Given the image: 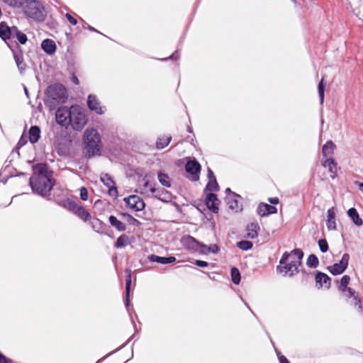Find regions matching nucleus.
Segmentation results:
<instances>
[{"mask_svg": "<svg viewBox=\"0 0 363 363\" xmlns=\"http://www.w3.org/2000/svg\"><path fill=\"white\" fill-rule=\"evenodd\" d=\"M29 184L33 192L42 196L49 195L54 182L45 164H38L33 167V174L30 178Z\"/></svg>", "mask_w": 363, "mask_h": 363, "instance_id": "1", "label": "nucleus"}, {"mask_svg": "<svg viewBox=\"0 0 363 363\" xmlns=\"http://www.w3.org/2000/svg\"><path fill=\"white\" fill-rule=\"evenodd\" d=\"M303 252L300 249H295L291 252H284L279 262L281 266L278 267L281 272L292 276L298 272V267L301 264Z\"/></svg>", "mask_w": 363, "mask_h": 363, "instance_id": "2", "label": "nucleus"}, {"mask_svg": "<svg viewBox=\"0 0 363 363\" xmlns=\"http://www.w3.org/2000/svg\"><path fill=\"white\" fill-rule=\"evenodd\" d=\"M84 144L90 155H94L100 152L101 137L97 130L94 128L86 129L84 134Z\"/></svg>", "mask_w": 363, "mask_h": 363, "instance_id": "3", "label": "nucleus"}, {"mask_svg": "<svg viewBox=\"0 0 363 363\" xmlns=\"http://www.w3.org/2000/svg\"><path fill=\"white\" fill-rule=\"evenodd\" d=\"M70 123L74 130H80L87 123V117L79 106H71Z\"/></svg>", "mask_w": 363, "mask_h": 363, "instance_id": "4", "label": "nucleus"}, {"mask_svg": "<svg viewBox=\"0 0 363 363\" xmlns=\"http://www.w3.org/2000/svg\"><path fill=\"white\" fill-rule=\"evenodd\" d=\"M48 98L52 100L54 103H64L67 98L65 87L60 84H55L48 86L46 90Z\"/></svg>", "mask_w": 363, "mask_h": 363, "instance_id": "5", "label": "nucleus"}, {"mask_svg": "<svg viewBox=\"0 0 363 363\" xmlns=\"http://www.w3.org/2000/svg\"><path fill=\"white\" fill-rule=\"evenodd\" d=\"M26 5L23 6L24 13L30 18L41 21L44 19L45 15L41 5L37 1H27Z\"/></svg>", "mask_w": 363, "mask_h": 363, "instance_id": "6", "label": "nucleus"}, {"mask_svg": "<svg viewBox=\"0 0 363 363\" xmlns=\"http://www.w3.org/2000/svg\"><path fill=\"white\" fill-rule=\"evenodd\" d=\"M55 118L56 121L62 125H67L69 124V118H71V107H60L56 111Z\"/></svg>", "mask_w": 363, "mask_h": 363, "instance_id": "7", "label": "nucleus"}, {"mask_svg": "<svg viewBox=\"0 0 363 363\" xmlns=\"http://www.w3.org/2000/svg\"><path fill=\"white\" fill-rule=\"evenodd\" d=\"M124 201L128 206L136 211H142L145 206L143 200L137 195H131L124 199Z\"/></svg>", "mask_w": 363, "mask_h": 363, "instance_id": "8", "label": "nucleus"}, {"mask_svg": "<svg viewBox=\"0 0 363 363\" xmlns=\"http://www.w3.org/2000/svg\"><path fill=\"white\" fill-rule=\"evenodd\" d=\"M349 259V255L347 253L344 254L338 263H335L328 267L330 272L334 275L342 274L348 265Z\"/></svg>", "mask_w": 363, "mask_h": 363, "instance_id": "9", "label": "nucleus"}, {"mask_svg": "<svg viewBox=\"0 0 363 363\" xmlns=\"http://www.w3.org/2000/svg\"><path fill=\"white\" fill-rule=\"evenodd\" d=\"M87 106L91 111H95L97 114L102 115L106 111V107L101 106V102L96 96L93 94L88 96Z\"/></svg>", "mask_w": 363, "mask_h": 363, "instance_id": "10", "label": "nucleus"}, {"mask_svg": "<svg viewBox=\"0 0 363 363\" xmlns=\"http://www.w3.org/2000/svg\"><path fill=\"white\" fill-rule=\"evenodd\" d=\"M100 179L108 189V193L109 196L116 198L118 196V190L112 178L108 174H101Z\"/></svg>", "mask_w": 363, "mask_h": 363, "instance_id": "11", "label": "nucleus"}, {"mask_svg": "<svg viewBox=\"0 0 363 363\" xmlns=\"http://www.w3.org/2000/svg\"><path fill=\"white\" fill-rule=\"evenodd\" d=\"M70 210L82 220L86 221L91 218L90 213L82 206L75 202L69 203Z\"/></svg>", "mask_w": 363, "mask_h": 363, "instance_id": "12", "label": "nucleus"}, {"mask_svg": "<svg viewBox=\"0 0 363 363\" xmlns=\"http://www.w3.org/2000/svg\"><path fill=\"white\" fill-rule=\"evenodd\" d=\"M182 243L184 247L194 250H201V245L199 241H197L194 238L186 235L182 238Z\"/></svg>", "mask_w": 363, "mask_h": 363, "instance_id": "13", "label": "nucleus"}, {"mask_svg": "<svg viewBox=\"0 0 363 363\" xmlns=\"http://www.w3.org/2000/svg\"><path fill=\"white\" fill-rule=\"evenodd\" d=\"M185 169L188 173L192 174L194 180H197L199 179L198 173L200 172L201 165L196 160H194L189 161L186 164Z\"/></svg>", "mask_w": 363, "mask_h": 363, "instance_id": "14", "label": "nucleus"}, {"mask_svg": "<svg viewBox=\"0 0 363 363\" xmlns=\"http://www.w3.org/2000/svg\"><path fill=\"white\" fill-rule=\"evenodd\" d=\"M150 191L155 194V196L160 201L167 202L171 200V194L164 189H157L154 186H150Z\"/></svg>", "mask_w": 363, "mask_h": 363, "instance_id": "15", "label": "nucleus"}, {"mask_svg": "<svg viewBox=\"0 0 363 363\" xmlns=\"http://www.w3.org/2000/svg\"><path fill=\"white\" fill-rule=\"evenodd\" d=\"M206 203L207 207L213 213H217L218 211L219 201L216 194L209 193L206 198Z\"/></svg>", "mask_w": 363, "mask_h": 363, "instance_id": "16", "label": "nucleus"}, {"mask_svg": "<svg viewBox=\"0 0 363 363\" xmlns=\"http://www.w3.org/2000/svg\"><path fill=\"white\" fill-rule=\"evenodd\" d=\"M14 31H16V27L10 28L4 22L0 23V37L4 40L14 37Z\"/></svg>", "mask_w": 363, "mask_h": 363, "instance_id": "17", "label": "nucleus"}, {"mask_svg": "<svg viewBox=\"0 0 363 363\" xmlns=\"http://www.w3.org/2000/svg\"><path fill=\"white\" fill-rule=\"evenodd\" d=\"M326 226L328 230H335L337 228L335 221V212L334 208H330L327 211Z\"/></svg>", "mask_w": 363, "mask_h": 363, "instance_id": "18", "label": "nucleus"}, {"mask_svg": "<svg viewBox=\"0 0 363 363\" xmlns=\"http://www.w3.org/2000/svg\"><path fill=\"white\" fill-rule=\"evenodd\" d=\"M277 211L276 207L267 203H260L257 208V213L261 216L275 213Z\"/></svg>", "mask_w": 363, "mask_h": 363, "instance_id": "19", "label": "nucleus"}, {"mask_svg": "<svg viewBox=\"0 0 363 363\" xmlns=\"http://www.w3.org/2000/svg\"><path fill=\"white\" fill-rule=\"evenodd\" d=\"M323 166L328 169V171L331 174L330 177L335 179L337 172V163L335 160L333 158H328L323 161Z\"/></svg>", "mask_w": 363, "mask_h": 363, "instance_id": "20", "label": "nucleus"}, {"mask_svg": "<svg viewBox=\"0 0 363 363\" xmlns=\"http://www.w3.org/2000/svg\"><path fill=\"white\" fill-rule=\"evenodd\" d=\"M347 298L350 299V304L357 308L359 311L362 309L361 301L359 297L358 293L354 290L348 292L344 295Z\"/></svg>", "mask_w": 363, "mask_h": 363, "instance_id": "21", "label": "nucleus"}, {"mask_svg": "<svg viewBox=\"0 0 363 363\" xmlns=\"http://www.w3.org/2000/svg\"><path fill=\"white\" fill-rule=\"evenodd\" d=\"M315 281L320 287L329 289L330 286V278L323 272H318L315 275Z\"/></svg>", "mask_w": 363, "mask_h": 363, "instance_id": "22", "label": "nucleus"}, {"mask_svg": "<svg viewBox=\"0 0 363 363\" xmlns=\"http://www.w3.org/2000/svg\"><path fill=\"white\" fill-rule=\"evenodd\" d=\"M42 49L48 54L52 55L56 51L55 43L50 39H45L41 43Z\"/></svg>", "mask_w": 363, "mask_h": 363, "instance_id": "23", "label": "nucleus"}, {"mask_svg": "<svg viewBox=\"0 0 363 363\" xmlns=\"http://www.w3.org/2000/svg\"><path fill=\"white\" fill-rule=\"evenodd\" d=\"M247 236L249 238L254 239L258 236L259 225L257 223H251L246 228Z\"/></svg>", "mask_w": 363, "mask_h": 363, "instance_id": "24", "label": "nucleus"}, {"mask_svg": "<svg viewBox=\"0 0 363 363\" xmlns=\"http://www.w3.org/2000/svg\"><path fill=\"white\" fill-rule=\"evenodd\" d=\"M149 259L151 262H156L157 263L166 264H170V263L174 262L176 260V258L172 256L169 257H160V256H157L155 255H152L149 256Z\"/></svg>", "mask_w": 363, "mask_h": 363, "instance_id": "25", "label": "nucleus"}, {"mask_svg": "<svg viewBox=\"0 0 363 363\" xmlns=\"http://www.w3.org/2000/svg\"><path fill=\"white\" fill-rule=\"evenodd\" d=\"M350 280V278L347 275H344L340 279V283L338 286V289L342 293L343 295L348 292H351V291L353 290L352 289L347 286Z\"/></svg>", "mask_w": 363, "mask_h": 363, "instance_id": "26", "label": "nucleus"}, {"mask_svg": "<svg viewBox=\"0 0 363 363\" xmlns=\"http://www.w3.org/2000/svg\"><path fill=\"white\" fill-rule=\"evenodd\" d=\"M126 279H125V306L128 307L129 306V294H130V289L131 284V270L127 269L125 270Z\"/></svg>", "mask_w": 363, "mask_h": 363, "instance_id": "27", "label": "nucleus"}, {"mask_svg": "<svg viewBox=\"0 0 363 363\" xmlns=\"http://www.w3.org/2000/svg\"><path fill=\"white\" fill-rule=\"evenodd\" d=\"M108 220L112 226L116 228V229L118 231H125L126 229V225L125 223H122L119 220L117 219L114 216H110L108 218Z\"/></svg>", "mask_w": 363, "mask_h": 363, "instance_id": "28", "label": "nucleus"}, {"mask_svg": "<svg viewBox=\"0 0 363 363\" xmlns=\"http://www.w3.org/2000/svg\"><path fill=\"white\" fill-rule=\"evenodd\" d=\"M347 214L357 225L361 226L363 224L362 220L359 218L358 212L354 208H350Z\"/></svg>", "mask_w": 363, "mask_h": 363, "instance_id": "29", "label": "nucleus"}, {"mask_svg": "<svg viewBox=\"0 0 363 363\" xmlns=\"http://www.w3.org/2000/svg\"><path fill=\"white\" fill-rule=\"evenodd\" d=\"M335 148V145L332 140L328 141L322 148V153L324 157L330 156L333 154V151Z\"/></svg>", "mask_w": 363, "mask_h": 363, "instance_id": "30", "label": "nucleus"}, {"mask_svg": "<svg viewBox=\"0 0 363 363\" xmlns=\"http://www.w3.org/2000/svg\"><path fill=\"white\" fill-rule=\"evenodd\" d=\"M40 135V130L38 126H32L29 130V139L31 143L38 142Z\"/></svg>", "mask_w": 363, "mask_h": 363, "instance_id": "31", "label": "nucleus"}, {"mask_svg": "<svg viewBox=\"0 0 363 363\" xmlns=\"http://www.w3.org/2000/svg\"><path fill=\"white\" fill-rule=\"evenodd\" d=\"M13 57L19 71L22 72L26 67L22 54L13 52Z\"/></svg>", "mask_w": 363, "mask_h": 363, "instance_id": "32", "label": "nucleus"}, {"mask_svg": "<svg viewBox=\"0 0 363 363\" xmlns=\"http://www.w3.org/2000/svg\"><path fill=\"white\" fill-rule=\"evenodd\" d=\"M219 250V247L217 245H211L207 246L204 244L201 245V250L200 252L203 254H208L210 252L217 253Z\"/></svg>", "mask_w": 363, "mask_h": 363, "instance_id": "33", "label": "nucleus"}, {"mask_svg": "<svg viewBox=\"0 0 363 363\" xmlns=\"http://www.w3.org/2000/svg\"><path fill=\"white\" fill-rule=\"evenodd\" d=\"M157 178L160 182V183L165 186V187H170L171 186V179L169 177L163 172H159L157 174Z\"/></svg>", "mask_w": 363, "mask_h": 363, "instance_id": "34", "label": "nucleus"}, {"mask_svg": "<svg viewBox=\"0 0 363 363\" xmlns=\"http://www.w3.org/2000/svg\"><path fill=\"white\" fill-rule=\"evenodd\" d=\"M130 244L129 238L128 235L123 234L116 240L115 247L116 248H121Z\"/></svg>", "mask_w": 363, "mask_h": 363, "instance_id": "35", "label": "nucleus"}, {"mask_svg": "<svg viewBox=\"0 0 363 363\" xmlns=\"http://www.w3.org/2000/svg\"><path fill=\"white\" fill-rule=\"evenodd\" d=\"M172 140L171 136H164L160 138L156 143V147L157 149H162L167 147Z\"/></svg>", "mask_w": 363, "mask_h": 363, "instance_id": "36", "label": "nucleus"}, {"mask_svg": "<svg viewBox=\"0 0 363 363\" xmlns=\"http://www.w3.org/2000/svg\"><path fill=\"white\" fill-rule=\"evenodd\" d=\"M231 278H232V281L235 284H238L240 281V271L235 267H233L231 269Z\"/></svg>", "mask_w": 363, "mask_h": 363, "instance_id": "37", "label": "nucleus"}, {"mask_svg": "<svg viewBox=\"0 0 363 363\" xmlns=\"http://www.w3.org/2000/svg\"><path fill=\"white\" fill-rule=\"evenodd\" d=\"M306 264L310 267L315 268L318 265L319 261L315 255H311L307 259Z\"/></svg>", "mask_w": 363, "mask_h": 363, "instance_id": "38", "label": "nucleus"}, {"mask_svg": "<svg viewBox=\"0 0 363 363\" xmlns=\"http://www.w3.org/2000/svg\"><path fill=\"white\" fill-rule=\"evenodd\" d=\"M237 246L242 250H248L252 247L253 244L251 241L242 240L237 243Z\"/></svg>", "mask_w": 363, "mask_h": 363, "instance_id": "39", "label": "nucleus"}, {"mask_svg": "<svg viewBox=\"0 0 363 363\" xmlns=\"http://www.w3.org/2000/svg\"><path fill=\"white\" fill-rule=\"evenodd\" d=\"M14 36L16 37V38L18 39V42L21 44H25L27 41V36L26 35V34L18 30L16 27V31H14Z\"/></svg>", "mask_w": 363, "mask_h": 363, "instance_id": "40", "label": "nucleus"}, {"mask_svg": "<svg viewBox=\"0 0 363 363\" xmlns=\"http://www.w3.org/2000/svg\"><path fill=\"white\" fill-rule=\"evenodd\" d=\"M206 189L211 192L217 191L218 189V185L216 178L209 179Z\"/></svg>", "mask_w": 363, "mask_h": 363, "instance_id": "41", "label": "nucleus"}, {"mask_svg": "<svg viewBox=\"0 0 363 363\" xmlns=\"http://www.w3.org/2000/svg\"><path fill=\"white\" fill-rule=\"evenodd\" d=\"M324 78L323 77L320 82L318 84V94L320 97V104H323L324 101V88L325 85L323 83Z\"/></svg>", "mask_w": 363, "mask_h": 363, "instance_id": "42", "label": "nucleus"}, {"mask_svg": "<svg viewBox=\"0 0 363 363\" xmlns=\"http://www.w3.org/2000/svg\"><path fill=\"white\" fill-rule=\"evenodd\" d=\"M228 204L229 206V208H231L232 210L238 211L240 208L239 202L236 199H228Z\"/></svg>", "mask_w": 363, "mask_h": 363, "instance_id": "43", "label": "nucleus"}, {"mask_svg": "<svg viewBox=\"0 0 363 363\" xmlns=\"http://www.w3.org/2000/svg\"><path fill=\"white\" fill-rule=\"evenodd\" d=\"M144 181V183L143 185H139L138 190L137 191L140 192L142 194H146L147 192V188L150 185L149 182L145 180V179H143Z\"/></svg>", "mask_w": 363, "mask_h": 363, "instance_id": "44", "label": "nucleus"}, {"mask_svg": "<svg viewBox=\"0 0 363 363\" xmlns=\"http://www.w3.org/2000/svg\"><path fill=\"white\" fill-rule=\"evenodd\" d=\"M318 246L322 252H326L328 250V245L325 239L319 240Z\"/></svg>", "mask_w": 363, "mask_h": 363, "instance_id": "45", "label": "nucleus"}, {"mask_svg": "<svg viewBox=\"0 0 363 363\" xmlns=\"http://www.w3.org/2000/svg\"><path fill=\"white\" fill-rule=\"evenodd\" d=\"M80 198L83 201H86L88 199V191L85 187H82L80 189Z\"/></svg>", "mask_w": 363, "mask_h": 363, "instance_id": "46", "label": "nucleus"}, {"mask_svg": "<svg viewBox=\"0 0 363 363\" xmlns=\"http://www.w3.org/2000/svg\"><path fill=\"white\" fill-rule=\"evenodd\" d=\"M90 224L92 225V228L98 231V229H96L97 225H101V223L98 218H92L90 220Z\"/></svg>", "mask_w": 363, "mask_h": 363, "instance_id": "47", "label": "nucleus"}, {"mask_svg": "<svg viewBox=\"0 0 363 363\" xmlns=\"http://www.w3.org/2000/svg\"><path fill=\"white\" fill-rule=\"evenodd\" d=\"M65 17L72 25L74 26L77 23V19L72 16L69 13H67Z\"/></svg>", "mask_w": 363, "mask_h": 363, "instance_id": "48", "label": "nucleus"}, {"mask_svg": "<svg viewBox=\"0 0 363 363\" xmlns=\"http://www.w3.org/2000/svg\"><path fill=\"white\" fill-rule=\"evenodd\" d=\"M195 264L200 267H206L208 265V263L202 260H196Z\"/></svg>", "mask_w": 363, "mask_h": 363, "instance_id": "49", "label": "nucleus"}, {"mask_svg": "<svg viewBox=\"0 0 363 363\" xmlns=\"http://www.w3.org/2000/svg\"><path fill=\"white\" fill-rule=\"evenodd\" d=\"M208 179L216 178L213 171L210 168H208Z\"/></svg>", "mask_w": 363, "mask_h": 363, "instance_id": "50", "label": "nucleus"}, {"mask_svg": "<svg viewBox=\"0 0 363 363\" xmlns=\"http://www.w3.org/2000/svg\"><path fill=\"white\" fill-rule=\"evenodd\" d=\"M269 201L272 204H277L279 203V199L277 197L269 198Z\"/></svg>", "mask_w": 363, "mask_h": 363, "instance_id": "51", "label": "nucleus"}, {"mask_svg": "<svg viewBox=\"0 0 363 363\" xmlns=\"http://www.w3.org/2000/svg\"><path fill=\"white\" fill-rule=\"evenodd\" d=\"M0 363H8V359L1 353H0Z\"/></svg>", "mask_w": 363, "mask_h": 363, "instance_id": "52", "label": "nucleus"}, {"mask_svg": "<svg viewBox=\"0 0 363 363\" xmlns=\"http://www.w3.org/2000/svg\"><path fill=\"white\" fill-rule=\"evenodd\" d=\"M279 359L280 363H290L284 356L281 355Z\"/></svg>", "mask_w": 363, "mask_h": 363, "instance_id": "53", "label": "nucleus"}, {"mask_svg": "<svg viewBox=\"0 0 363 363\" xmlns=\"http://www.w3.org/2000/svg\"><path fill=\"white\" fill-rule=\"evenodd\" d=\"M355 184L358 186L359 189L363 193V183L355 182Z\"/></svg>", "mask_w": 363, "mask_h": 363, "instance_id": "54", "label": "nucleus"}, {"mask_svg": "<svg viewBox=\"0 0 363 363\" xmlns=\"http://www.w3.org/2000/svg\"><path fill=\"white\" fill-rule=\"evenodd\" d=\"M72 81L75 84H79V83L78 78L75 75L72 76Z\"/></svg>", "mask_w": 363, "mask_h": 363, "instance_id": "55", "label": "nucleus"}, {"mask_svg": "<svg viewBox=\"0 0 363 363\" xmlns=\"http://www.w3.org/2000/svg\"><path fill=\"white\" fill-rule=\"evenodd\" d=\"M177 57H178L177 52H174L169 57V58L172 60L177 59Z\"/></svg>", "mask_w": 363, "mask_h": 363, "instance_id": "56", "label": "nucleus"}, {"mask_svg": "<svg viewBox=\"0 0 363 363\" xmlns=\"http://www.w3.org/2000/svg\"><path fill=\"white\" fill-rule=\"evenodd\" d=\"M128 217L130 218V220H131V222H133H133H138V220L135 218H133V217H132L130 216H128Z\"/></svg>", "mask_w": 363, "mask_h": 363, "instance_id": "57", "label": "nucleus"}, {"mask_svg": "<svg viewBox=\"0 0 363 363\" xmlns=\"http://www.w3.org/2000/svg\"><path fill=\"white\" fill-rule=\"evenodd\" d=\"M26 143V141L23 140V138H21L19 140V144L23 145Z\"/></svg>", "mask_w": 363, "mask_h": 363, "instance_id": "58", "label": "nucleus"}, {"mask_svg": "<svg viewBox=\"0 0 363 363\" xmlns=\"http://www.w3.org/2000/svg\"><path fill=\"white\" fill-rule=\"evenodd\" d=\"M89 29L90 30H94V31H95V30H95L93 27H91V26H89Z\"/></svg>", "mask_w": 363, "mask_h": 363, "instance_id": "59", "label": "nucleus"}, {"mask_svg": "<svg viewBox=\"0 0 363 363\" xmlns=\"http://www.w3.org/2000/svg\"><path fill=\"white\" fill-rule=\"evenodd\" d=\"M24 89H25V92H26V94L28 95V90H27V89H26V88H25Z\"/></svg>", "mask_w": 363, "mask_h": 363, "instance_id": "60", "label": "nucleus"}, {"mask_svg": "<svg viewBox=\"0 0 363 363\" xmlns=\"http://www.w3.org/2000/svg\"><path fill=\"white\" fill-rule=\"evenodd\" d=\"M226 191L227 192H230V189L228 188V189H226Z\"/></svg>", "mask_w": 363, "mask_h": 363, "instance_id": "61", "label": "nucleus"}, {"mask_svg": "<svg viewBox=\"0 0 363 363\" xmlns=\"http://www.w3.org/2000/svg\"><path fill=\"white\" fill-rule=\"evenodd\" d=\"M361 2H363V0H359Z\"/></svg>", "mask_w": 363, "mask_h": 363, "instance_id": "62", "label": "nucleus"}]
</instances>
